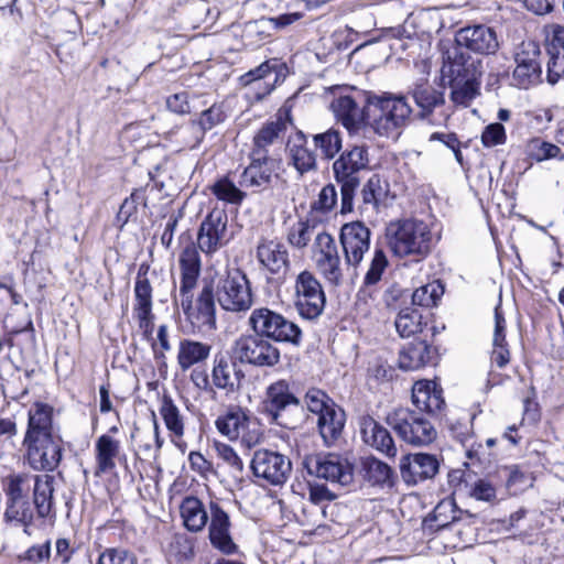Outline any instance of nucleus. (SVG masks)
Segmentation results:
<instances>
[{
	"label": "nucleus",
	"instance_id": "obj_35",
	"mask_svg": "<svg viewBox=\"0 0 564 564\" xmlns=\"http://www.w3.org/2000/svg\"><path fill=\"white\" fill-rule=\"evenodd\" d=\"M412 402L426 413H435L444 405L442 393L432 381H417L412 388Z\"/></svg>",
	"mask_w": 564,
	"mask_h": 564
},
{
	"label": "nucleus",
	"instance_id": "obj_27",
	"mask_svg": "<svg viewBox=\"0 0 564 564\" xmlns=\"http://www.w3.org/2000/svg\"><path fill=\"white\" fill-rule=\"evenodd\" d=\"M278 68H282L278 61H267L242 75L240 80L245 86H249L254 97L260 100L269 95L278 83Z\"/></svg>",
	"mask_w": 564,
	"mask_h": 564
},
{
	"label": "nucleus",
	"instance_id": "obj_10",
	"mask_svg": "<svg viewBox=\"0 0 564 564\" xmlns=\"http://www.w3.org/2000/svg\"><path fill=\"white\" fill-rule=\"evenodd\" d=\"M232 351L241 364L254 367H273L280 361V350L271 341L256 333L237 338Z\"/></svg>",
	"mask_w": 564,
	"mask_h": 564
},
{
	"label": "nucleus",
	"instance_id": "obj_7",
	"mask_svg": "<svg viewBox=\"0 0 564 564\" xmlns=\"http://www.w3.org/2000/svg\"><path fill=\"white\" fill-rule=\"evenodd\" d=\"M249 325L256 334L265 339L293 345H299L301 341L302 332L300 327L283 315L267 307L253 310L249 316Z\"/></svg>",
	"mask_w": 564,
	"mask_h": 564
},
{
	"label": "nucleus",
	"instance_id": "obj_11",
	"mask_svg": "<svg viewBox=\"0 0 564 564\" xmlns=\"http://www.w3.org/2000/svg\"><path fill=\"white\" fill-rule=\"evenodd\" d=\"M303 467L311 476L325 479L340 486L349 485L354 470L348 459L336 454H312L304 457Z\"/></svg>",
	"mask_w": 564,
	"mask_h": 564
},
{
	"label": "nucleus",
	"instance_id": "obj_18",
	"mask_svg": "<svg viewBox=\"0 0 564 564\" xmlns=\"http://www.w3.org/2000/svg\"><path fill=\"white\" fill-rule=\"evenodd\" d=\"M291 408L300 410V401L290 389L285 380H279L267 388L264 409L273 421L286 429H294L295 422L286 417V411Z\"/></svg>",
	"mask_w": 564,
	"mask_h": 564
},
{
	"label": "nucleus",
	"instance_id": "obj_8",
	"mask_svg": "<svg viewBox=\"0 0 564 564\" xmlns=\"http://www.w3.org/2000/svg\"><path fill=\"white\" fill-rule=\"evenodd\" d=\"M387 423L405 443L427 445L436 438V430L422 414L410 409L394 410L387 416Z\"/></svg>",
	"mask_w": 564,
	"mask_h": 564
},
{
	"label": "nucleus",
	"instance_id": "obj_62",
	"mask_svg": "<svg viewBox=\"0 0 564 564\" xmlns=\"http://www.w3.org/2000/svg\"><path fill=\"white\" fill-rule=\"evenodd\" d=\"M546 39L550 44V53L561 54L564 56V26L558 24L547 25Z\"/></svg>",
	"mask_w": 564,
	"mask_h": 564
},
{
	"label": "nucleus",
	"instance_id": "obj_4",
	"mask_svg": "<svg viewBox=\"0 0 564 564\" xmlns=\"http://www.w3.org/2000/svg\"><path fill=\"white\" fill-rule=\"evenodd\" d=\"M310 412L317 415V429L325 445H334L343 435L345 411L321 389L312 388L304 397Z\"/></svg>",
	"mask_w": 564,
	"mask_h": 564
},
{
	"label": "nucleus",
	"instance_id": "obj_56",
	"mask_svg": "<svg viewBox=\"0 0 564 564\" xmlns=\"http://www.w3.org/2000/svg\"><path fill=\"white\" fill-rule=\"evenodd\" d=\"M387 267L388 259L386 253L381 249H376L365 274L364 284L366 286L376 285L381 280Z\"/></svg>",
	"mask_w": 564,
	"mask_h": 564
},
{
	"label": "nucleus",
	"instance_id": "obj_17",
	"mask_svg": "<svg viewBox=\"0 0 564 564\" xmlns=\"http://www.w3.org/2000/svg\"><path fill=\"white\" fill-rule=\"evenodd\" d=\"M232 523L228 511L217 501L209 502L208 539L214 549L225 555L236 554L239 550L232 533Z\"/></svg>",
	"mask_w": 564,
	"mask_h": 564
},
{
	"label": "nucleus",
	"instance_id": "obj_12",
	"mask_svg": "<svg viewBox=\"0 0 564 564\" xmlns=\"http://www.w3.org/2000/svg\"><path fill=\"white\" fill-rule=\"evenodd\" d=\"M229 240L228 215L224 209L214 208L199 226L197 247L206 256H213L225 247Z\"/></svg>",
	"mask_w": 564,
	"mask_h": 564
},
{
	"label": "nucleus",
	"instance_id": "obj_33",
	"mask_svg": "<svg viewBox=\"0 0 564 564\" xmlns=\"http://www.w3.org/2000/svg\"><path fill=\"white\" fill-rule=\"evenodd\" d=\"M181 283L178 291H193L200 274V256L195 243L189 242L180 253Z\"/></svg>",
	"mask_w": 564,
	"mask_h": 564
},
{
	"label": "nucleus",
	"instance_id": "obj_49",
	"mask_svg": "<svg viewBox=\"0 0 564 564\" xmlns=\"http://www.w3.org/2000/svg\"><path fill=\"white\" fill-rule=\"evenodd\" d=\"M527 154L536 162H542L552 159L564 160V154L561 149L549 141L541 138H532L525 145Z\"/></svg>",
	"mask_w": 564,
	"mask_h": 564
},
{
	"label": "nucleus",
	"instance_id": "obj_60",
	"mask_svg": "<svg viewBox=\"0 0 564 564\" xmlns=\"http://www.w3.org/2000/svg\"><path fill=\"white\" fill-rule=\"evenodd\" d=\"M435 15L436 13L432 9H421L409 14L405 20V25L417 28L421 33H430L433 29L437 28V24L431 26L427 25L426 22L432 20Z\"/></svg>",
	"mask_w": 564,
	"mask_h": 564
},
{
	"label": "nucleus",
	"instance_id": "obj_55",
	"mask_svg": "<svg viewBox=\"0 0 564 564\" xmlns=\"http://www.w3.org/2000/svg\"><path fill=\"white\" fill-rule=\"evenodd\" d=\"M214 448L218 458H220L229 468L235 477L241 476L243 471V462L236 451L223 442H214Z\"/></svg>",
	"mask_w": 564,
	"mask_h": 564
},
{
	"label": "nucleus",
	"instance_id": "obj_26",
	"mask_svg": "<svg viewBox=\"0 0 564 564\" xmlns=\"http://www.w3.org/2000/svg\"><path fill=\"white\" fill-rule=\"evenodd\" d=\"M245 375L228 355L218 352L213 358L212 383L227 394L236 392Z\"/></svg>",
	"mask_w": 564,
	"mask_h": 564
},
{
	"label": "nucleus",
	"instance_id": "obj_6",
	"mask_svg": "<svg viewBox=\"0 0 564 564\" xmlns=\"http://www.w3.org/2000/svg\"><path fill=\"white\" fill-rule=\"evenodd\" d=\"M214 283H205L193 303V291H178L174 303L181 306L188 322L199 330L216 328V304Z\"/></svg>",
	"mask_w": 564,
	"mask_h": 564
},
{
	"label": "nucleus",
	"instance_id": "obj_52",
	"mask_svg": "<svg viewBox=\"0 0 564 564\" xmlns=\"http://www.w3.org/2000/svg\"><path fill=\"white\" fill-rule=\"evenodd\" d=\"M360 195L365 208L371 207L377 209L386 195L381 177L378 174L371 175L362 186Z\"/></svg>",
	"mask_w": 564,
	"mask_h": 564
},
{
	"label": "nucleus",
	"instance_id": "obj_23",
	"mask_svg": "<svg viewBox=\"0 0 564 564\" xmlns=\"http://www.w3.org/2000/svg\"><path fill=\"white\" fill-rule=\"evenodd\" d=\"M276 165L274 159L264 156L259 152H251V162L240 175V186L254 188L256 191L267 188L272 180L276 177Z\"/></svg>",
	"mask_w": 564,
	"mask_h": 564
},
{
	"label": "nucleus",
	"instance_id": "obj_64",
	"mask_svg": "<svg viewBox=\"0 0 564 564\" xmlns=\"http://www.w3.org/2000/svg\"><path fill=\"white\" fill-rule=\"evenodd\" d=\"M547 82L552 85L556 84L564 77V56L561 54L551 53V58L547 63Z\"/></svg>",
	"mask_w": 564,
	"mask_h": 564
},
{
	"label": "nucleus",
	"instance_id": "obj_45",
	"mask_svg": "<svg viewBox=\"0 0 564 564\" xmlns=\"http://www.w3.org/2000/svg\"><path fill=\"white\" fill-rule=\"evenodd\" d=\"M35 476L29 473H12L2 480L6 499L30 498Z\"/></svg>",
	"mask_w": 564,
	"mask_h": 564
},
{
	"label": "nucleus",
	"instance_id": "obj_58",
	"mask_svg": "<svg viewBox=\"0 0 564 564\" xmlns=\"http://www.w3.org/2000/svg\"><path fill=\"white\" fill-rule=\"evenodd\" d=\"M338 204V194L334 184L325 185L315 202L312 203V209L321 213L328 214L333 212Z\"/></svg>",
	"mask_w": 564,
	"mask_h": 564
},
{
	"label": "nucleus",
	"instance_id": "obj_37",
	"mask_svg": "<svg viewBox=\"0 0 564 564\" xmlns=\"http://www.w3.org/2000/svg\"><path fill=\"white\" fill-rule=\"evenodd\" d=\"M54 477L48 474L35 475L33 505L40 518H47L53 510Z\"/></svg>",
	"mask_w": 564,
	"mask_h": 564
},
{
	"label": "nucleus",
	"instance_id": "obj_43",
	"mask_svg": "<svg viewBox=\"0 0 564 564\" xmlns=\"http://www.w3.org/2000/svg\"><path fill=\"white\" fill-rule=\"evenodd\" d=\"M3 518L7 522L17 527H23L24 532L30 534L29 528L33 523L34 512L30 498L6 499Z\"/></svg>",
	"mask_w": 564,
	"mask_h": 564
},
{
	"label": "nucleus",
	"instance_id": "obj_16",
	"mask_svg": "<svg viewBox=\"0 0 564 564\" xmlns=\"http://www.w3.org/2000/svg\"><path fill=\"white\" fill-rule=\"evenodd\" d=\"M315 263L324 279L333 285L343 281L341 261L334 238L325 232H318L313 245Z\"/></svg>",
	"mask_w": 564,
	"mask_h": 564
},
{
	"label": "nucleus",
	"instance_id": "obj_29",
	"mask_svg": "<svg viewBox=\"0 0 564 564\" xmlns=\"http://www.w3.org/2000/svg\"><path fill=\"white\" fill-rule=\"evenodd\" d=\"M96 468L95 476L100 477L104 474L111 473L117 460L127 462V456L122 453L121 443L109 434L100 435L95 443Z\"/></svg>",
	"mask_w": 564,
	"mask_h": 564
},
{
	"label": "nucleus",
	"instance_id": "obj_57",
	"mask_svg": "<svg viewBox=\"0 0 564 564\" xmlns=\"http://www.w3.org/2000/svg\"><path fill=\"white\" fill-rule=\"evenodd\" d=\"M453 82L451 100L456 106L467 107L476 97L475 79Z\"/></svg>",
	"mask_w": 564,
	"mask_h": 564
},
{
	"label": "nucleus",
	"instance_id": "obj_25",
	"mask_svg": "<svg viewBox=\"0 0 564 564\" xmlns=\"http://www.w3.org/2000/svg\"><path fill=\"white\" fill-rule=\"evenodd\" d=\"M260 265L271 274H284L290 267L286 246L278 239L261 238L256 248Z\"/></svg>",
	"mask_w": 564,
	"mask_h": 564
},
{
	"label": "nucleus",
	"instance_id": "obj_14",
	"mask_svg": "<svg viewBox=\"0 0 564 564\" xmlns=\"http://www.w3.org/2000/svg\"><path fill=\"white\" fill-rule=\"evenodd\" d=\"M148 267L141 265L133 288V317L145 338H151L154 330L152 285L148 279Z\"/></svg>",
	"mask_w": 564,
	"mask_h": 564
},
{
	"label": "nucleus",
	"instance_id": "obj_30",
	"mask_svg": "<svg viewBox=\"0 0 564 564\" xmlns=\"http://www.w3.org/2000/svg\"><path fill=\"white\" fill-rule=\"evenodd\" d=\"M330 108L335 118L348 131H356L366 118V111L359 106L357 97L351 94H339L336 96Z\"/></svg>",
	"mask_w": 564,
	"mask_h": 564
},
{
	"label": "nucleus",
	"instance_id": "obj_21",
	"mask_svg": "<svg viewBox=\"0 0 564 564\" xmlns=\"http://www.w3.org/2000/svg\"><path fill=\"white\" fill-rule=\"evenodd\" d=\"M370 229L361 221L345 224L340 229V243L348 265L357 267L370 248Z\"/></svg>",
	"mask_w": 564,
	"mask_h": 564
},
{
	"label": "nucleus",
	"instance_id": "obj_36",
	"mask_svg": "<svg viewBox=\"0 0 564 564\" xmlns=\"http://www.w3.org/2000/svg\"><path fill=\"white\" fill-rule=\"evenodd\" d=\"M434 351L425 340H419L405 346L399 356V366L404 370H416L433 362Z\"/></svg>",
	"mask_w": 564,
	"mask_h": 564
},
{
	"label": "nucleus",
	"instance_id": "obj_44",
	"mask_svg": "<svg viewBox=\"0 0 564 564\" xmlns=\"http://www.w3.org/2000/svg\"><path fill=\"white\" fill-rule=\"evenodd\" d=\"M159 413L169 432L175 438H182L185 432L184 415L170 395L163 394Z\"/></svg>",
	"mask_w": 564,
	"mask_h": 564
},
{
	"label": "nucleus",
	"instance_id": "obj_38",
	"mask_svg": "<svg viewBox=\"0 0 564 564\" xmlns=\"http://www.w3.org/2000/svg\"><path fill=\"white\" fill-rule=\"evenodd\" d=\"M411 94L420 108L421 117L431 115L436 107L442 106L445 101L444 94L426 80L416 82L411 89Z\"/></svg>",
	"mask_w": 564,
	"mask_h": 564
},
{
	"label": "nucleus",
	"instance_id": "obj_5",
	"mask_svg": "<svg viewBox=\"0 0 564 564\" xmlns=\"http://www.w3.org/2000/svg\"><path fill=\"white\" fill-rule=\"evenodd\" d=\"M214 293L220 307L231 313H245L253 304L250 282L239 269H228L215 283Z\"/></svg>",
	"mask_w": 564,
	"mask_h": 564
},
{
	"label": "nucleus",
	"instance_id": "obj_39",
	"mask_svg": "<svg viewBox=\"0 0 564 564\" xmlns=\"http://www.w3.org/2000/svg\"><path fill=\"white\" fill-rule=\"evenodd\" d=\"M212 351V346L193 339H182L178 344L177 364L183 371L196 364L205 361Z\"/></svg>",
	"mask_w": 564,
	"mask_h": 564
},
{
	"label": "nucleus",
	"instance_id": "obj_59",
	"mask_svg": "<svg viewBox=\"0 0 564 564\" xmlns=\"http://www.w3.org/2000/svg\"><path fill=\"white\" fill-rule=\"evenodd\" d=\"M135 555L124 547H107L98 556L97 564H135Z\"/></svg>",
	"mask_w": 564,
	"mask_h": 564
},
{
	"label": "nucleus",
	"instance_id": "obj_32",
	"mask_svg": "<svg viewBox=\"0 0 564 564\" xmlns=\"http://www.w3.org/2000/svg\"><path fill=\"white\" fill-rule=\"evenodd\" d=\"M59 437L53 431V408L45 403H34L29 411L28 430L24 440Z\"/></svg>",
	"mask_w": 564,
	"mask_h": 564
},
{
	"label": "nucleus",
	"instance_id": "obj_13",
	"mask_svg": "<svg viewBox=\"0 0 564 564\" xmlns=\"http://www.w3.org/2000/svg\"><path fill=\"white\" fill-rule=\"evenodd\" d=\"M250 467L257 478H261L273 486L286 482L292 471L291 459L270 449H257L253 453Z\"/></svg>",
	"mask_w": 564,
	"mask_h": 564
},
{
	"label": "nucleus",
	"instance_id": "obj_22",
	"mask_svg": "<svg viewBox=\"0 0 564 564\" xmlns=\"http://www.w3.org/2000/svg\"><path fill=\"white\" fill-rule=\"evenodd\" d=\"M455 41L459 47L480 55H492L499 48L496 31L485 24L469 25L456 33Z\"/></svg>",
	"mask_w": 564,
	"mask_h": 564
},
{
	"label": "nucleus",
	"instance_id": "obj_15",
	"mask_svg": "<svg viewBox=\"0 0 564 564\" xmlns=\"http://www.w3.org/2000/svg\"><path fill=\"white\" fill-rule=\"evenodd\" d=\"M514 63L512 80L517 87L527 89L541 82L540 48L534 42H522L517 47Z\"/></svg>",
	"mask_w": 564,
	"mask_h": 564
},
{
	"label": "nucleus",
	"instance_id": "obj_50",
	"mask_svg": "<svg viewBox=\"0 0 564 564\" xmlns=\"http://www.w3.org/2000/svg\"><path fill=\"white\" fill-rule=\"evenodd\" d=\"M313 142L317 150L327 160L334 159L343 147L341 134L336 129H328L325 132L313 135Z\"/></svg>",
	"mask_w": 564,
	"mask_h": 564
},
{
	"label": "nucleus",
	"instance_id": "obj_48",
	"mask_svg": "<svg viewBox=\"0 0 564 564\" xmlns=\"http://www.w3.org/2000/svg\"><path fill=\"white\" fill-rule=\"evenodd\" d=\"M423 316L416 308L405 307L395 318V329L401 337H410L422 330Z\"/></svg>",
	"mask_w": 564,
	"mask_h": 564
},
{
	"label": "nucleus",
	"instance_id": "obj_3",
	"mask_svg": "<svg viewBox=\"0 0 564 564\" xmlns=\"http://www.w3.org/2000/svg\"><path fill=\"white\" fill-rule=\"evenodd\" d=\"M387 239L391 251L398 257H425L431 251L433 235L424 221L404 219L389 224Z\"/></svg>",
	"mask_w": 564,
	"mask_h": 564
},
{
	"label": "nucleus",
	"instance_id": "obj_24",
	"mask_svg": "<svg viewBox=\"0 0 564 564\" xmlns=\"http://www.w3.org/2000/svg\"><path fill=\"white\" fill-rule=\"evenodd\" d=\"M438 459L432 454H408L400 459L401 477L409 485L433 478L438 473Z\"/></svg>",
	"mask_w": 564,
	"mask_h": 564
},
{
	"label": "nucleus",
	"instance_id": "obj_19",
	"mask_svg": "<svg viewBox=\"0 0 564 564\" xmlns=\"http://www.w3.org/2000/svg\"><path fill=\"white\" fill-rule=\"evenodd\" d=\"M25 459L33 470L53 471L62 459L61 437L24 440Z\"/></svg>",
	"mask_w": 564,
	"mask_h": 564
},
{
	"label": "nucleus",
	"instance_id": "obj_53",
	"mask_svg": "<svg viewBox=\"0 0 564 564\" xmlns=\"http://www.w3.org/2000/svg\"><path fill=\"white\" fill-rule=\"evenodd\" d=\"M314 231L315 226L308 220H299L290 227L286 239L294 248L303 249L311 241Z\"/></svg>",
	"mask_w": 564,
	"mask_h": 564
},
{
	"label": "nucleus",
	"instance_id": "obj_63",
	"mask_svg": "<svg viewBox=\"0 0 564 564\" xmlns=\"http://www.w3.org/2000/svg\"><path fill=\"white\" fill-rule=\"evenodd\" d=\"M51 543L46 541L43 544L33 545L29 547L20 558L22 561H29L32 564H39L50 558Z\"/></svg>",
	"mask_w": 564,
	"mask_h": 564
},
{
	"label": "nucleus",
	"instance_id": "obj_54",
	"mask_svg": "<svg viewBox=\"0 0 564 564\" xmlns=\"http://www.w3.org/2000/svg\"><path fill=\"white\" fill-rule=\"evenodd\" d=\"M212 192L218 199L230 204H240L246 196L245 193L228 178L217 181L213 185Z\"/></svg>",
	"mask_w": 564,
	"mask_h": 564
},
{
	"label": "nucleus",
	"instance_id": "obj_47",
	"mask_svg": "<svg viewBox=\"0 0 564 564\" xmlns=\"http://www.w3.org/2000/svg\"><path fill=\"white\" fill-rule=\"evenodd\" d=\"M285 129L286 123L281 118L264 124L253 138L254 148L252 152L269 156L267 147L272 144Z\"/></svg>",
	"mask_w": 564,
	"mask_h": 564
},
{
	"label": "nucleus",
	"instance_id": "obj_28",
	"mask_svg": "<svg viewBox=\"0 0 564 564\" xmlns=\"http://www.w3.org/2000/svg\"><path fill=\"white\" fill-rule=\"evenodd\" d=\"M360 433L362 441L386 455L387 457H394L398 453L395 443L390 432L379 424L373 417L369 415L361 416L359 420Z\"/></svg>",
	"mask_w": 564,
	"mask_h": 564
},
{
	"label": "nucleus",
	"instance_id": "obj_42",
	"mask_svg": "<svg viewBox=\"0 0 564 564\" xmlns=\"http://www.w3.org/2000/svg\"><path fill=\"white\" fill-rule=\"evenodd\" d=\"M473 516L457 508L454 499H443L433 510V521L435 529L441 530L448 527H455L464 520H471Z\"/></svg>",
	"mask_w": 564,
	"mask_h": 564
},
{
	"label": "nucleus",
	"instance_id": "obj_20",
	"mask_svg": "<svg viewBox=\"0 0 564 564\" xmlns=\"http://www.w3.org/2000/svg\"><path fill=\"white\" fill-rule=\"evenodd\" d=\"M249 416L240 406H229L216 421L217 431L229 441L241 438L248 447L260 440L258 431H249Z\"/></svg>",
	"mask_w": 564,
	"mask_h": 564
},
{
	"label": "nucleus",
	"instance_id": "obj_34",
	"mask_svg": "<svg viewBox=\"0 0 564 564\" xmlns=\"http://www.w3.org/2000/svg\"><path fill=\"white\" fill-rule=\"evenodd\" d=\"M288 153L293 166L301 175L317 169L316 155L308 149L307 139L303 132H296L289 140Z\"/></svg>",
	"mask_w": 564,
	"mask_h": 564
},
{
	"label": "nucleus",
	"instance_id": "obj_31",
	"mask_svg": "<svg viewBox=\"0 0 564 564\" xmlns=\"http://www.w3.org/2000/svg\"><path fill=\"white\" fill-rule=\"evenodd\" d=\"M226 113L221 105L214 104L208 109L204 110L197 120H192L186 127L184 132H191L192 139L186 140L189 149L197 148L205 138V133L216 126L224 122Z\"/></svg>",
	"mask_w": 564,
	"mask_h": 564
},
{
	"label": "nucleus",
	"instance_id": "obj_9",
	"mask_svg": "<svg viewBox=\"0 0 564 564\" xmlns=\"http://www.w3.org/2000/svg\"><path fill=\"white\" fill-rule=\"evenodd\" d=\"M293 303L302 318L315 319L323 313L326 296L321 282L311 271L303 270L296 275Z\"/></svg>",
	"mask_w": 564,
	"mask_h": 564
},
{
	"label": "nucleus",
	"instance_id": "obj_2",
	"mask_svg": "<svg viewBox=\"0 0 564 564\" xmlns=\"http://www.w3.org/2000/svg\"><path fill=\"white\" fill-rule=\"evenodd\" d=\"M369 165V147L365 143L349 147L333 162L334 178L340 186V214L354 210L355 194L361 183L360 173Z\"/></svg>",
	"mask_w": 564,
	"mask_h": 564
},
{
	"label": "nucleus",
	"instance_id": "obj_61",
	"mask_svg": "<svg viewBox=\"0 0 564 564\" xmlns=\"http://www.w3.org/2000/svg\"><path fill=\"white\" fill-rule=\"evenodd\" d=\"M506 140L505 127L499 122L488 124L481 133V142L487 148L503 144Z\"/></svg>",
	"mask_w": 564,
	"mask_h": 564
},
{
	"label": "nucleus",
	"instance_id": "obj_51",
	"mask_svg": "<svg viewBox=\"0 0 564 564\" xmlns=\"http://www.w3.org/2000/svg\"><path fill=\"white\" fill-rule=\"evenodd\" d=\"M444 294V288L440 281L434 280L417 288L412 294V303L421 307H432Z\"/></svg>",
	"mask_w": 564,
	"mask_h": 564
},
{
	"label": "nucleus",
	"instance_id": "obj_46",
	"mask_svg": "<svg viewBox=\"0 0 564 564\" xmlns=\"http://www.w3.org/2000/svg\"><path fill=\"white\" fill-rule=\"evenodd\" d=\"M364 478L372 486H392L393 471L384 462L376 457H367L362 462Z\"/></svg>",
	"mask_w": 564,
	"mask_h": 564
},
{
	"label": "nucleus",
	"instance_id": "obj_40",
	"mask_svg": "<svg viewBox=\"0 0 564 564\" xmlns=\"http://www.w3.org/2000/svg\"><path fill=\"white\" fill-rule=\"evenodd\" d=\"M442 70L452 82L476 79L477 75L476 62L457 50L448 55Z\"/></svg>",
	"mask_w": 564,
	"mask_h": 564
},
{
	"label": "nucleus",
	"instance_id": "obj_41",
	"mask_svg": "<svg viewBox=\"0 0 564 564\" xmlns=\"http://www.w3.org/2000/svg\"><path fill=\"white\" fill-rule=\"evenodd\" d=\"M181 516L184 525L192 532L202 531L209 519V508L206 510L203 502L196 497H186L181 505Z\"/></svg>",
	"mask_w": 564,
	"mask_h": 564
},
{
	"label": "nucleus",
	"instance_id": "obj_1",
	"mask_svg": "<svg viewBox=\"0 0 564 564\" xmlns=\"http://www.w3.org/2000/svg\"><path fill=\"white\" fill-rule=\"evenodd\" d=\"M366 101L367 124L379 137L397 139L412 120V107L402 95L370 93Z\"/></svg>",
	"mask_w": 564,
	"mask_h": 564
}]
</instances>
